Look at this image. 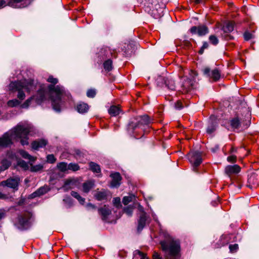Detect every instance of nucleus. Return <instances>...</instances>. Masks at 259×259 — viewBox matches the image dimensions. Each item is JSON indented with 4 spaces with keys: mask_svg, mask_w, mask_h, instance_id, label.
<instances>
[{
    "mask_svg": "<svg viewBox=\"0 0 259 259\" xmlns=\"http://www.w3.org/2000/svg\"><path fill=\"white\" fill-rule=\"evenodd\" d=\"M35 131L31 124H18L0 138V146L7 147L12 144L13 141L20 140L22 145H27L28 135H31Z\"/></svg>",
    "mask_w": 259,
    "mask_h": 259,
    "instance_id": "1",
    "label": "nucleus"
},
{
    "mask_svg": "<svg viewBox=\"0 0 259 259\" xmlns=\"http://www.w3.org/2000/svg\"><path fill=\"white\" fill-rule=\"evenodd\" d=\"M47 81L53 85H50L48 87L51 94V98L52 102V106L54 109L57 111H60V103L62 96L64 93V89L62 87L54 85L58 83V80L53 76H50Z\"/></svg>",
    "mask_w": 259,
    "mask_h": 259,
    "instance_id": "2",
    "label": "nucleus"
},
{
    "mask_svg": "<svg viewBox=\"0 0 259 259\" xmlns=\"http://www.w3.org/2000/svg\"><path fill=\"white\" fill-rule=\"evenodd\" d=\"M9 89L12 92H18V98L23 100L25 98L23 90L30 93L31 91L35 89V85L33 80H26L25 79L17 81L11 82L9 85Z\"/></svg>",
    "mask_w": 259,
    "mask_h": 259,
    "instance_id": "3",
    "label": "nucleus"
},
{
    "mask_svg": "<svg viewBox=\"0 0 259 259\" xmlns=\"http://www.w3.org/2000/svg\"><path fill=\"white\" fill-rule=\"evenodd\" d=\"M160 244L162 250L171 257L178 256L180 251V242L171 237L169 236L166 240L161 241Z\"/></svg>",
    "mask_w": 259,
    "mask_h": 259,
    "instance_id": "4",
    "label": "nucleus"
},
{
    "mask_svg": "<svg viewBox=\"0 0 259 259\" xmlns=\"http://www.w3.org/2000/svg\"><path fill=\"white\" fill-rule=\"evenodd\" d=\"M188 159L192 164L194 169L197 166L200 165L202 161L201 155L198 152H191L188 155Z\"/></svg>",
    "mask_w": 259,
    "mask_h": 259,
    "instance_id": "5",
    "label": "nucleus"
},
{
    "mask_svg": "<svg viewBox=\"0 0 259 259\" xmlns=\"http://www.w3.org/2000/svg\"><path fill=\"white\" fill-rule=\"evenodd\" d=\"M156 82L157 85L163 87L165 85L167 89L170 90H174L175 89V84L174 81L171 79H165L161 76H159L156 79Z\"/></svg>",
    "mask_w": 259,
    "mask_h": 259,
    "instance_id": "6",
    "label": "nucleus"
},
{
    "mask_svg": "<svg viewBox=\"0 0 259 259\" xmlns=\"http://www.w3.org/2000/svg\"><path fill=\"white\" fill-rule=\"evenodd\" d=\"M19 183L20 179L18 178H13L1 182V185L2 186H7L15 190H17Z\"/></svg>",
    "mask_w": 259,
    "mask_h": 259,
    "instance_id": "7",
    "label": "nucleus"
},
{
    "mask_svg": "<svg viewBox=\"0 0 259 259\" xmlns=\"http://www.w3.org/2000/svg\"><path fill=\"white\" fill-rule=\"evenodd\" d=\"M203 72L204 75L213 79L214 81L219 80L220 78V72L217 69L210 71L209 67H205L203 69Z\"/></svg>",
    "mask_w": 259,
    "mask_h": 259,
    "instance_id": "8",
    "label": "nucleus"
},
{
    "mask_svg": "<svg viewBox=\"0 0 259 259\" xmlns=\"http://www.w3.org/2000/svg\"><path fill=\"white\" fill-rule=\"evenodd\" d=\"M31 3L30 0H9L8 5L13 8H24L29 5Z\"/></svg>",
    "mask_w": 259,
    "mask_h": 259,
    "instance_id": "9",
    "label": "nucleus"
},
{
    "mask_svg": "<svg viewBox=\"0 0 259 259\" xmlns=\"http://www.w3.org/2000/svg\"><path fill=\"white\" fill-rule=\"evenodd\" d=\"M190 31L192 34L197 33L199 36L205 35L208 32L207 27L204 25L197 26H193L190 29Z\"/></svg>",
    "mask_w": 259,
    "mask_h": 259,
    "instance_id": "10",
    "label": "nucleus"
},
{
    "mask_svg": "<svg viewBox=\"0 0 259 259\" xmlns=\"http://www.w3.org/2000/svg\"><path fill=\"white\" fill-rule=\"evenodd\" d=\"M240 170L241 167L237 164L229 165L225 167V172L227 175L230 176L232 175L237 174L240 171Z\"/></svg>",
    "mask_w": 259,
    "mask_h": 259,
    "instance_id": "11",
    "label": "nucleus"
},
{
    "mask_svg": "<svg viewBox=\"0 0 259 259\" xmlns=\"http://www.w3.org/2000/svg\"><path fill=\"white\" fill-rule=\"evenodd\" d=\"M112 181L110 186L112 188H116L120 186L121 177L119 172H114L110 175Z\"/></svg>",
    "mask_w": 259,
    "mask_h": 259,
    "instance_id": "12",
    "label": "nucleus"
},
{
    "mask_svg": "<svg viewBox=\"0 0 259 259\" xmlns=\"http://www.w3.org/2000/svg\"><path fill=\"white\" fill-rule=\"evenodd\" d=\"M31 215L29 213H26L23 215L19 216L17 218L19 224L24 227L28 225V221L30 219Z\"/></svg>",
    "mask_w": 259,
    "mask_h": 259,
    "instance_id": "13",
    "label": "nucleus"
},
{
    "mask_svg": "<svg viewBox=\"0 0 259 259\" xmlns=\"http://www.w3.org/2000/svg\"><path fill=\"white\" fill-rule=\"evenodd\" d=\"M140 121L141 120L139 119V117L132 118L128 123V130L133 132L137 127H140Z\"/></svg>",
    "mask_w": 259,
    "mask_h": 259,
    "instance_id": "14",
    "label": "nucleus"
},
{
    "mask_svg": "<svg viewBox=\"0 0 259 259\" xmlns=\"http://www.w3.org/2000/svg\"><path fill=\"white\" fill-rule=\"evenodd\" d=\"M99 214L102 216L103 220H106L108 216L111 213V210L106 205L98 209Z\"/></svg>",
    "mask_w": 259,
    "mask_h": 259,
    "instance_id": "15",
    "label": "nucleus"
},
{
    "mask_svg": "<svg viewBox=\"0 0 259 259\" xmlns=\"http://www.w3.org/2000/svg\"><path fill=\"white\" fill-rule=\"evenodd\" d=\"M48 143V142L44 140L41 139L38 141H33L31 144L32 148L34 150H37L39 148L45 147Z\"/></svg>",
    "mask_w": 259,
    "mask_h": 259,
    "instance_id": "16",
    "label": "nucleus"
},
{
    "mask_svg": "<svg viewBox=\"0 0 259 259\" xmlns=\"http://www.w3.org/2000/svg\"><path fill=\"white\" fill-rule=\"evenodd\" d=\"M146 221V217L145 212L141 214L140 219L138 222V231H141L145 227Z\"/></svg>",
    "mask_w": 259,
    "mask_h": 259,
    "instance_id": "17",
    "label": "nucleus"
},
{
    "mask_svg": "<svg viewBox=\"0 0 259 259\" xmlns=\"http://www.w3.org/2000/svg\"><path fill=\"white\" fill-rule=\"evenodd\" d=\"M89 106L86 103H80L77 105L76 110L80 113H84L87 112L89 110Z\"/></svg>",
    "mask_w": 259,
    "mask_h": 259,
    "instance_id": "18",
    "label": "nucleus"
},
{
    "mask_svg": "<svg viewBox=\"0 0 259 259\" xmlns=\"http://www.w3.org/2000/svg\"><path fill=\"white\" fill-rule=\"evenodd\" d=\"M48 191V189L47 187H41L31 194V197L34 198L37 196H41L46 193Z\"/></svg>",
    "mask_w": 259,
    "mask_h": 259,
    "instance_id": "19",
    "label": "nucleus"
},
{
    "mask_svg": "<svg viewBox=\"0 0 259 259\" xmlns=\"http://www.w3.org/2000/svg\"><path fill=\"white\" fill-rule=\"evenodd\" d=\"M95 197L96 199L99 201L104 200L106 198L107 192L104 190L97 192L95 195Z\"/></svg>",
    "mask_w": 259,
    "mask_h": 259,
    "instance_id": "20",
    "label": "nucleus"
},
{
    "mask_svg": "<svg viewBox=\"0 0 259 259\" xmlns=\"http://www.w3.org/2000/svg\"><path fill=\"white\" fill-rule=\"evenodd\" d=\"M234 29V24L232 22H229L225 23L223 27V30L225 32H232Z\"/></svg>",
    "mask_w": 259,
    "mask_h": 259,
    "instance_id": "21",
    "label": "nucleus"
},
{
    "mask_svg": "<svg viewBox=\"0 0 259 259\" xmlns=\"http://www.w3.org/2000/svg\"><path fill=\"white\" fill-rule=\"evenodd\" d=\"M45 98V92L44 90H40L37 94V97L35 98L36 102L37 104H39Z\"/></svg>",
    "mask_w": 259,
    "mask_h": 259,
    "instance_id": "22",
    "label": "nucleus"
},
{
    "mask_svg": "<svg viewBox=\"0 0 259 259\" xmlns=\"http://www.w3.org/2000/svg\"><path fill=\"white\" fill-rule=\"evenodd\" d=\"M94 182L92 181H88L84 183L82 185L83 191L88 193L93 187Z\"/></svg>",
    "mask_w": 259,
    "mask_h": 259,
    "instance_id": "23",
    "label": "nucleus"
},
{
    "mask_svg": "<svg viewBox=\"0 0 259 259\" xmlns=\"http://www.w3.org/2000/svg\"><path fill=\"white\" fill-rule=\"evenodd\" d=\"M139 119L141 120L140 122V125H148L150 123L151 121L149 119V117L148 115H144L142 116H139Z\"/></svg>",
    "mask_w": 259,
    "mask_h": 259,
    "instance_id": "24",
    "label": "nucleus"
},
{
    "mask_svg": "<svg viewBox=\"0 0 259 259\" xmlns=\"http://www.w3.org/2000/svg\"><path fill=\"white\" fill-rule=\"evenodd\" d=\"M108 112L111 115L115 116L119 114L120 109L116 106H112L109 108Z\"/></svg>",
    "mask_w": 259,
    "mask_h": 259,
    "instance_id": "25",
    "label": "nucleus"
},
{
    "mask_svg": "<svg viewBox=\"0 0 259 259\" xmlns=\"http://www.w3.org/2000/svg\"><path fill=\"white\" fill-rule=\"evenodd\" d=\"M90 169L94 172L96 173H100L101 172V168L98 164L93 162H91L89 163Z\"/></svg>",
    "mask_w": 259,
    "mask_h": 259,
    "instance_id": "26",
    "label": "nucleus"
},
{
    "mask_svg": "<svg viewBox=\"0 0 259 259\" xmlns=\"http://www.w3.org/2000/svg\"><path fill=\"white\" fill-rule=\"evenodd\" d=\"M136 199V197L133 194H130L128 196H124L122 199V203L124 205H127L130 202L134 201Z\"/></svg>",
    "mask_w": 259,
    "mask_h": 259,
    "instance_id": "27",
    "label": "nucleus"
},
{
    "mask_svg": "<svg viewBox=\"0 0 259 259\" xmlns=\"http://www.w3.org/2000/svg\"><path fill=\"white\" fill-rule=\"evenodd\" d=\"M20 154L23 158H24L25 159H27L32 162H34L36 159L35 157H34L31 156L27 152L23 151V150L20 151Z\"/></svg>",
    "mask_w": 259,
    "mask_h": 259,
    "instance_id": "28",
    "label": "nucleus"
},
{
    "mask_svg": "<svg viewBox=\"0 0 259 259\" xmlns=\"http://www.w3.org/2000/svg\"><path fill=\"white\" fill-rule=\"evenodd\" d=\"M73 184V181L71 180H67L65 181L64 185L62 187L64 191H67L69 190L72 188V185Z\"/></svg>",
    "mask_w": 259,
    "mask_h": 259,
    "instance_id": "29",
    "label": "nucleus"
},
{
    "mask_svg": "<svg viewBox=\"0 0 259 259\" xmlns=\"http://www.w3.org/2000/svg\"><path fill=\"white\" fill-rule=\"evenodd\" d=\"M68 165L67 163L62 162L57 164V167L61 171L64 172L68 169Z\"/></svg>",
    "mask_w": 259,
    "mask_h": 259,
    "instance_id": "30",
    "label": "nucleus"
},
{
    "mask_svg": "<svg viewBox=\"0 0 259 259\" xmlns=\"http://www.w3.org/2000/svg\"><path fill=\"white\" fill-rule=\"evenodd\" d=\"M230 124L232 128L235 129L239 127L240 122L239 119L237 117H235L230 121Z\"/></svg>",
    "mask_w": 259,
    "mask_h": 259,
    "instance_id": "31",
    "label": "nucleus"
},
{
    "mask_svg": "<svg viewBox=\"0 0 259 259\" xmlns=\"http://www.w3.org/2000/svg\"><path fill=\"white\" fill-rule=\"evenodd\" d=\"M71 194L73 197H74V198L78 200V201L79 202L80 204H83L84 203V198H82L77 192L75 191H72Z\"/></svg>",
    "mask_w": 259,
    "mask_h": 259,
    "instance_id": "32",
    "label": "nucleus"
},
{
    "mask_svg": "<svg viewBox=\"0 0 259 259\" xmlns=\"http://www.w3.org/2000/svg\"><path fill=\"white\" fill-rule=\"evenodd\" d=\"M11 162L7 159H4L2 161V166L0 171L5 170L10 165Z\"/></svg>",
    "mask_w": 259,
    "mask_h": 259,
    "instance_id": "33",
    "label": "nucleus"
},
{
    "mask_svg": "<svg viewBox=\"0 0 259 259\" xmlns=\"http://www.w3.org/2000/svg\"><path fill=\"white\" fill-rule=\"evenodd\" d=\"M104 69L110 71L112 69V61L110 59H108L104 63Z\"/></svg>",
    "mask_w": 259,
    "mask_h": 259,
    "instance_id": "34",
    "label": "nucleus"
},
{
    "mask_svg": "<svg viewBox=\"0 0 259 259\" xmlns=\"http://www.w3.org/2000/svg\"><path fill=\"white\" fill-rule=\"evenodd\" d=\"M217 124L215 122H211L210 123V125L207 128V133L209 134H212L216 129Z\"/></svg>",
    "mask_w": 259,
    "mask_h": 259,
    "instance_id": "35",
    "label": "nucleus"
},
{
    "mask_svg": "<svg viewBox=\"0 0 259 259\" xmlns=\"http://www.w3.org/2000/svg\"><path fill=\"white\" fill-rule=\"evenodd\" d=\"M20 104V102L17 99L10 100L8 102V105L9 107H13L17 106Z\"/></svg>",
    "mask_w": 259,
    "mask_h": 259,
    "instance_id": "36",
    "label": "nucleus"
},
{
    "mask_svg": "<svg viewBox=\"0 0 259 259\" xmlns=\"http://www.w3.org/2000/svg\"><path fill=\"white\" fill-rule=\"evenodd\" d=\"M210 42L213 45H217L219 43V39L213 35H211L209 37Z\"/></svg>",
    "mask_w": 259,
    "mask_h": 259,
    "instance_id": "37",
    "label": "nucleus"
},
{
    "mask_svg": "<svg viewBox=\"0 0 259 259\" xmlns=\"http://www.w3.org/2000/svg\"><path fill=\"white\" fill-rule=\"evenodd\" d=\"M96 95V91L95 89H90L87 92V96L89 98H94Z\"/></svg>",
    "mask_w": 259,
    "mask_h": 259,
    "instance_id": "38",
    "label": "nucleus"
},
{
    "mask_svg": "<svg viewBox=\"0 0 259 259\" xmlns=\"http://www.w3.org/2000/svg\"><path fill=\"white\" fill-rule=\"evenodd\" d=\"M68 169L72 170L73 171H76L79 169V166L75 163H70L68 165Z\"/></svg>",
    "mask_w": 259,
    "mask_h": 259,
    "instance_id": "39",
    "label": "nucleus"
},
{
    "mask_svg": "<svg viewBox=\"0 0 259 259\" xmlns=\"http://www.w3.org/2000/svg\"><path fill=\"white\" fill-rule=\"evenodd\" d=\"M134 257L139 256L140 257V259H145V254L139 250H136L134 253Z\"/></svg>",
    "mask_w": 259,
    "mask_h": 259,
    "instance_id": "40",
    "label": "nucleus"
},
{
    "mask_svg": "<svg viewBox=\"0 0 259 259\" xmlns=\"http://www.w3.org/2000/svg\"><path fill=\"white\" fill-rule=\"evenodd\" d=\"M43 168V166L41 164H37L35 165H33L31 166V170L32 171H38L40 170Z\"/></svg>",
    "mask_w": 259,
    "mask_h": 259,
    "instance_id": "41",
    "label": "nucleus"
},
{
    "mask_svg": "<svg viewBox=\"0 0 259 259\" xmlns=\"http://www.w3.org/2000/svg\"><path fill=\"white\" fill-rule=\"evenodd\" d=\"M47 161L51 163H54L56 160V159L53 154L48 155L47 157Z\"/></svg>",
    "mask_w": 259,
    "mask_h": 259,
    "instance_id": "42",
    "label": "nucleus"
},
{
    "mask_svg": "<svg viewBox=\"0 0 259 259\" xmlns=\"http://www.w3.org/2000/svg\"><path fill=\"white\" fill-rule=\"evenodd\" d=\"M34 99V97H31L29 99H27L21 106V107L22 108H27L29 105V104L30 103V102L31 101V100L32 99Z\"/></svg>",
    "mask_w": 259,
    "mask_h": 259,
    "instance_id": "43",
    "label": "nucleus"
},
{
    "mask_svg": "<svg viewBox=\"0 0 259 259\" xmlns=\"http://www.w3.org/2000/svg\"><path fill=\"white\" fill-rule=\"evenodd\" d=\"M208 47V44L207 42L205 41L203 42L202 47L199 51V54H202L203 53L204 50L207 49Z\"/></svg>",
    "mask_w": 259,
    "mask_h": 259,
    "instance_id": "44",
    "label": "nucleus"
},
{
    "mask_svg": "<svg viewBox=\"0 0 259 259\" xmlns=\"http://www.w3.org/2000/svg\"><path fill=\"white\" fill-rule=\"evenodd\" d=\"M227 160L229 162L234 163L236 161V156L231 155L227 157Z\"/></svg>",
    "mask_w": 259,
    "mask_h": 259,
    "instance_id": "45",
    "label": "nucleus"
},
{
    "mask_svg": "<svg viewBox=\"0 0 259 259\" xmlns=\"http://www.w3.org/2000/svg\"><path fill=\"white\" fill-rule=\"evenodd\" d=\"M229 248L230 251L232 252H234L237 250L238 249V245L237 244H234L233 245H230L229 246Z\"/></svg>",
    "mask_w": 259,
    "mask_h": 259,
    "instance_id": "46",
    "label": "nucleus"
},
{
    "mask_svg": "<svg viewBox=\"0 0 259 259\" xmlns=\"http://www.w3.org/2000/svg\"><path fill=\"white\" fill-rule=\"evenodd\" d=\"M113 202L114 205L117 207L120 205V199L119 197L114 198Z\"/></svg>",
    "mask_w": 259,
    "mask_h": 259,
    "instance_id": "47",
    "label": "nucleus"
},
{
    "mask_svg": "<svg viewBox=\"0 0 259 259\" xmlns=\"http://www.w3.org/2000/svg\"><path fill=\"white\" fill-rule=\"evenodd\" d=\"M244 37L246 40H248L252 38V34L248 32H246L244 34Z\"/></svg>",
    "mask_w": 259,
    "mask_h": 259,
    "instance_id": "48",
    "label": "nucleus"
},
{
    "mask_svg": "<svg viewBox=\"0 0 259 259\" xmlns=\"http://www.w3.org/2000/svg\"><path fill=\"white\" fill-rule=\"evenodd\" d=\"M19 165L25 169L28 168V164L23 160L19 161Z\"/></svg>",
    "mask_w": 259,
    "mask_h": 259,
    "instance_id": "49",
    "label": "nucleus"
},
{
    "mask_svg": "<svg viewBox=\"0 0 259 259\" xmlns=\"http://www.w3.org/2000/svg\"><path fill=\"white\" fill-rule=\"evenodd\" d=\"M124 211L128 216H131L133 212V208L127 207L124 209Z\"/></svg>",
    "mask_w": 259,
    "mask_h": 259,
    "instance_id": "50",
    "label": "nucleus"
},
{
    "mask_svg": "<svg viewBox=\"0 0 259 259\" xmlns=\"http://www.w3.org/2000/svg\"><path fill=\"white\" fill-rule=\"evenodd\" d=\"M175 108L177 109H181L183 108L182 102L180 101H178L175 103Z\"/></svg>",
    "mask_w": 259,
    "mask_h": 259,
    "instance_id": "51",
    "label": "nucleus"
},
{
    "mask_svg": "<svg viewBox=\"0 0 259 259\" xmlns=\"http://www.w3.org/2000/svg\"><path fill=\"white\" fill-rule=\"evenodd\" d=\"M5 211L3 209H0V220L5 218Z\"/></svg>",
    "mask_w": 259,
    "mask_h": 259,
    "instance_id": "52",
    "label": "nucleus"
},
{
    "mask_svg": "<svg viewBox=\"0 0 259 259\" xmlns=\"http://www.w3.org/2000/svg\"><path fill=\"white\" fill-rule=\"evenodd\" d=\"M153 259H162L160 255L156 252H154L153 255Z\"/></svg>",
    "mask_w": 259,
    "mask_h": 259,
    "instance_id": "53",
    "label": "nucleus"
},
{
    "mask_svg": "<svg viewBox=\"0 0 259 259\" xmlns=\"http://www.w3.org/2000/svg\"><path fill=\"white\" fill-rule=\"evenodd\" d=\"M6 6V3L4 0H1L0 1V8Z\"/></svg>",
    "mask_w": 259,
    "mask_h": 259,
    "instance_id": "54",
    "label": "nucleus"
},
{
    "mask_svg": "<svg viewBox=\"0 0 259 259\" xmlns=\"http://www.w3.org/2000/svg\"><path fill=\"white\" fill-rule=\"evenodd\" d=\"M6 198V195L0 192V199H5Z\"/></svg>",
    "mask_w": 259,
    "mask_h": 259,
    "instance_id": "55",
    "label": "nucleus"
},
{
    "mask_svg": "<svg viewBox=\"0 0 259 259\" xmlns=\"http://www.w3.org/2000/svg\"><path fill=\"white\" fill-rule=\"evenodd\" d=\"M138 208L142 212V213L143 212H145L144 211H143V207L141 205H139V206H138Z\"/></svg>",
    "mask_w": 259,
    "mask_h": 259,
    "instance_id": "56",
    "label": "nucleus"
},
{
    "mask_svg": "<svg viewBox=\"0 0 259 259\" xmlns=\"http://www.w3.org/2000/svg\"><path fill=\"white\" fill-rule=\"evenodd\" d=\"M236 149L235 148H231V153H233V152H236Z\"/></svg>",
    "mask_w": 259,
    "mask_h": 259,
    "instance_id": "57",
    "label": "nucleus"
},
{
    "mask_svg": "<svg viewBox=\"0 0 259 259\" xmlns=\"http://www.w3.org/2000/svg\"><path fill=\"white\" fill-rule=\"evenodd\" d=\"M89 206L92 207V208H95V207L92 204H89Z\"/></svg>",
    "mask_w": 259,
    "mask_h": 259,
    "instance_id": "58",
    "label": "nucleus"
},
{
    "mask_svg": "<svg viewBox=\"0 0 259 259\" xmlns=\"http://www.w3.org/2000/svg\"><path fill=\"white\" fill-rule=\"evenodd\" d=\"M195 3L197 4L200 3V0H195Z\"/></svg>",
    "mask_w": 259,
    "mask_h": 259,
    "instance_id": "59",
    "label": "nucleus"
}]
</instances>
